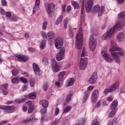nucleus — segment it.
Returning <instances> with one entry per match:
<instances>
[{
  "label": "nucleus",
  "instance_id": "nucleus-44",
  "mask_svg": "<svg viewBox=\"0 0 125 125\" xmlns=\"http://www.w3.org/2000/svg\"><path fill=\"white\" fill-rule=\"evenodd\" d=\"M47 26V21H44L43 22L42 29L43 30H46V27Z\"/></svg>",
  "mask_w": 125,
  "mask_h": 125
},
{
  "label": "nucleus",
  "instance_id": "nucleus-10",
  "mask_svg": "<svg viewBox=\"0 0 125 125\" xmlns=\"http://www.w3.org/2000/svg\"><path fill=\"white\" fill-rule=\"evenodd\" d=\"M3 110H4V112L7 113V114H11L15 112L16 107L14 105H4Z\"/></svg>",
  "mask_w": 125,
  "mask_h": 125
},
{
  "label": "nucleus",
  "instance_id": "nucleus-58",
  "mask_svg": "<svg viewBox=\"0 0 125 125\" xmlns=\"http://www.w3.org/2000/svg\"><path fill=\"white\" fill-rule=\"evenodd\" d=\"M66 5L64 4L62 5V12H66Z\"/></svg>",
  "mask_w": 125,
  "mask_h": 125
},
{
  "label": "nucleus",
  "instance_id": "nucleus-25",
  "mask_svg": "<svg viewBox=\"0 0 125 125\" xmlns=\"http://www.w3.org/2000/svg\"><path fill=\"white\" fill-rule=\"evenodd\" d=\"M40 104H41L43 108H47L48 107V101L46 100H42L40 102Z\"/></svg>",
  "mask_w": 125,
  "mask_h": 125
},
{
  "label": "nucleus",
  "instance_id": "nucleus-28",
  "mask_svg": "<svg viewBox=\"0 0 125 125\" xmlns=\"http://www.w3.org/2000/svg\"><path fill=\"white\" fill-rule=\"evenodd\" d=\"M34 119H35V115H32L29 119H26L24 120L23 123H25V124L30 123V122H32Z\"/></svg>",
  "mask_w": 125,
  "mask_h": 125
},
{
  "label": "nucleus",
  "instance_id": "nucleus-3",
  "mask_svg": "<svg viewBox=\"0 0 125 125\" xmlns=\"http://www.w3.org/2000/svg\"><path fill=\"white\" fill-rule=\"evenodd\" d=\"M83 30H82V29H80L76 36V43L78 49H81L83 48Z\"/></svg>",
  "mask_w": 125,
  "mask_h": 125
},
{
  "label": "nucleus",
  "instance_id": "nucleus-59",
  "mask_svg": "<svg viewBox=\"0 0 125 125\" xmlns=\"http://www.w3.org/2000/svg\"><path fill=\"white\" fill-rule=\"evenodd\" d=\"M21 75H24L25 77H29V74H28V73L25 72V71H22L21 72Z\"/></svg>",
  "mask_w": 125,
  "mask_h": 125
},
{
  "label": "nucleus",
  "instance_id": "nucleus-34",
  "mask_svg": "<svg viewBox=\"0 0 125 125\" xmlns=\"http://www.w3.org/2000/svg\"><path fill=\"white\" fill-rule=\"evenodd\" d=\"M63 19V16H60L59 18L57 19L56 21V24L58 25L61 23L62 21V20Z\"/></svg>",
  "mask_w": 125,
  "mask_h": 125
},
{
  "label": "nucleus",
  "instance_id": "nucleus-32",
  "mask_svg": "<svg viewBox=\"0 0 125 125\" xmlns=\"http://www.w3.org/2000/svg\"><path fill=\"white\" fill-rule=\"evenodd\" d=\"M46 43V42H45V40H42L40 44V48L41 49H43L45 47Z\"/></svg>",
  "mask_w": 125,
  "mask_h": 125
},
{
  "label": "nucleus",
  "instance_id": "nucleus-6",
  "mask_svg": "<svg viewBox=\"0 0 125 125\" xmlns=\"http://www.w3.org/2000/svg\"><path fill=\"white\" fill-rule=\"evenodd\" d=\"M105 11V9L104 8V6H102L100 7V5L99 4L96 5L93 10V12L94 13H98V15L99 17L102 16V14L104 13V11Z\"/></svg>",
  "mask_w": 125,
  "mask_h": 125
},
{
  "label": "nucleus",
  "instance_id": "nucleus-64",
  "mask_svg": "<svg viewBox=\"0 0 125 125\" xmlns=\"http://www.w3.org/2000/svg\"><path fill=\"white\" fill-rule=\"evenodd\" d=\"M27 90V87L26 85H23L22 87V91H25V90Z\"/></svg>",
  "mask_w": 125,
  "mask_h": 125
},
{
  "label": "nucleus",
  "instance_id": "nucleus-7",
  "mask_svg": "<svg viewBox=\"0 0 125 125\" xmlns=\"http://www.w3.org/2000/svg\"><path fill=\"white\" fill-rule=\"evenodd\" d=\"M88 63V59L87 58H82L80 59L79 68L80 70L83 71L86 69V65Z\"/></svg>",
  "mask_w": 125,
  "mask_h": 125
},
{
  "label": "nucleus",
  "instance_id": "nucleus-18",
  "mask_svg": "<svg viewBox=\"0 0 125 125\" xmlns=\"http://www.w3.org/2000/svg\"><path fill=\"white\" fill-rule=\"evenodd\" d=\"M0 88L4 95H7V94H8V90H7L8 88V84H4L1 85L0 86Z\"/></svg>",
  "mask_w": 125,
  "mask_h": 125
},
{
  "label": "nucleus",
  "instance_id": "nucleus-31",
  "mask_svg": "<svg viewBox=\"0 0 125 125\" xmlns=\"http://www.w3.org/2000/svg\"><path fill=\"white\" fill-rule=\"evenodd\" d=\"M71 3L74 8L76 9L79 8V3L77 1H72Z\"/></svg>",
  "mask_w": 125,
  "mask_h": 125
},
{
  "label": "nucleus",
  "instance_id": "nucleus-43",
  "mask_svg": "<svg viewBox=\"0 0 125 125\" xmlns=\"http://www.w3.org/2000/svg\"><path fill=\"white\" fill-rule=\"evenodd\" d=\"M92 125H99L98 120H97V119H95L92 123Z\"/></svg>",
  "mask_w": 125,
  "mask_h": 125
},
{
  "label": "nucleus",
  "instance_id": "nucleus-49",
  "mask_svg": "<svg viewBox=\"0 0 125 125\" xmlns=\"http://www.w3.org/2000/svg\"><path fill=\"white\" fill-rule=\"evenodd\" d=\"M59 114V108L58 107H56L55 110V116H57Z\"/></svg>",
  "mask_w": 125,
  "mask_h": 125
},
{
  "label": "nucleus",
  "instance_id": "nucleus-5",
  "mask_svg": "<svg viewBox=\"0 0 125 125\" xmlns=\"http://www.w3.org/2000/svg\"><path fill=\"white\" fill-rule=\"evenodd\" d=\"M47 13L50 15L55 10V5L53 3L45 2L44 4Z\"/></svg>",
  "mask_w": 125,
  "mask_h": 125
},
{
  "label": "nucleus",
  "instance_id": "nucleus-63",
  "mask_svg": "<svg viewBox=\"0 0 125 125\" xmlns=\"http://www.w3.org/2000/svg\"><path fill=\"white\" fill-rule=\"evenodd\" d=\"M28 50L30 52H34V51H35V48H34L33 47H30L29 48H28Z\"/></svg>",
  "mask_w": 125,
  "mask_h": 125
},
{
  "label": "nucleus",
  "instance_id": "nucleus-8",
  "mask_svg": "<svg viewBox=\"0 0 125 125\" xmlns=\"http://www.w3.org/2000/svg\"><path fill=\"white\" fill-rule=\"evenodd\" d=\"M89 45L92 51H94L96 48V40L94 39L93 34L91 35L89 39Z\"/></svg>",
  "mask_w": 125,
  "mask_h": 125
},
{
  "label": "nucleus",
  "instance_id": "nucleus-54",
  "mask_svg": "<svg viewBox=\"0 0 125 125\" xmlns=\"http://www.w3.org/2000/svg\"><path fill=\"white\" fill-rule=\"evenodd\" d=\"M0 13H1V14H3V15H5V11L2 8L0 7Z\"/></svg>",
  "mask_w": 125,
  "mask_h": 125
},
{
  "label": "nucleus",
  "instance_id": "nucleus-9",
  "mask_svg": "<svg viewBox=\"0 0 125 125\" xmlns=\"http://www.w3.org/2000/svg\"><path fill=\"white\" fill-rule=\"evenodd\" d=\"M93 5V0H85V7L87 13H89L91 11L92 6Z\"/></svg>",
  "mask_w": 125,
  "mask_h": 125
},
{
  "label": "nucleus",
  "instance_id": "nucleus-30",
  "mask_svg": "<svg viewBox=\"0 0 125 125\" xmlns=\"http://www.w3.org/2000/svg\"><path fill=\"white\" fill-rule=\"evenodd\" d=\"M10 21H13L14 22H17L18 21V18L16 16L12 15L10 18Z\"/></svg>",
  "mask_w": 125,
  "mask_h": 125
},
{
  "label": "nucleus",
  "instance_id": "nucleus-33",
  "mask_svg": "<svg viewBox=\"0 0 125 125\" xmlns=\"http://www.w3.org/2000/svg\"><path fill=\"white\" fill-rule=\"evenodd\" d=\"M11 82L13 83H19V82H20V79L17 77H15L12 79Z\"/></svg>",
  "mask_w": 125,
  "mask_h": 125
},
{
  "label": "nucleus",
  "instance_id": "nucleus-24",
  "mask_svg": "<svg viewBox=\"0 0 125 125\" xmlns=\"http://www.w3.org/2000/svg\"><path fill=\"white\" fill-rule=\"evenodd\" d=\"M65 74H66V72L62 71L59 73L58 75L59 81L60 82H64V76H65Z\"/></svg>",
  "mask_w": 125,
  "mask_h": 125
},
{
  "label": "nucleus",
  "instance_id": "nucleus-26",
  "mask_svg": "<svg viewBox=\"0 0 125 125\" xmlns=\"http://www.w3.org/2000/svg\"><path fill=\"white\" fill-rule=\"evenodd\" d=\"M88 96H89V92L88 91H85L83 98V103H84L86 101V99L88 98Z\"/></svg>",
  "mask_w": 125,
  "mask_h": 125
},
{
  "label": "nucleus",
  "instance_id": "nucleus-62",
  "mask_svg": "<svg viewBox=\"0 0 125 125\" xmlns=\"http://www.w3.org/2000/svg\"><path fill=\"white\" fill-rule=\"evenodd\" d=\"M1 123L2 125H6V124H8V120H6V121H2L1 122Z\"/></svg>",
  "mask_w": 125,
  "mask_h": 125
},
{
  "label": "nucleus",
  "instance_id": "nucleus-46",
  "mask_svg": "<svg viewBox=\"0 0 125 125\" xmlns=\"http://www.w3.org/2000/svg\"><path fill=\"white\" fill-rule=\"evenodd\" d=\"M85 56H86V53L84 51V48H83L82 53L81 57H85Z\"/></svg>",
  "mask_w": 125,
  "mask_h": 125
},
{
  "label": "nucleus",
  "instance_id": "nucleus-22",
  "mask_svg": "<svg viewBox=\"0 0 125 125\" xmlns=\"http://www.w3.org/2000/svg\"><path fill=\"white\" fill-rule=\"evenodd\" d=\"M33 70L35 72V74L36 75H39L41 71L39 65H37V63H34L33 64Z\"/></svg>",
  "mask_w": 125,
  "mask_h": 125
},
{
  "label": "nucleus",
  "instance_id": "nucleus-55",
  "mask_svg": "<svg viewBox=\"0 0 125 125\" xmlns=\"http://www.w3.org/2000/svg\"><path fill=\"white\" fill-rule=\"evenodd\" d=\"M1 4H2V5H3V6H5V5L7 4V2L5 0H2Z\"/></svg>",
  "mask_w": 125,
  "mask_h": 125
},
{
  "label": "nucleus",
  "instance_id": "nucleus-12",
  "mask_svg": "<svg viewBox=\"0 0 125 125\" xmlns=\"http://www.w3.org/2000/svg\"><path fill=\"white\" fill-rule=\"evenodd\" d=\"M63 43H64V41L63 40V39L62 38H57L56 39L55 41V45L57 48V49H59L61 47L63 46Z\"/></svg>",
  "mask_w": 125,
  "mask_h": 125
},
{
  "label": "nucleus",
  "instance_id": "nucleus-13",
  "mask_svg": "<svg viewBox=\"0 0 125 125\" xmlns=\"http://www.w3.org/2000/svg\"><path fill=\"white\" fill-rule=\"evenodd\" d=\"M51 62L52 70L54 73H58L60 69L59 68V65H58V63H57L56 60H55L54 59H52L51 60Z\"/></svg>",
  "mask_w": 125,
  "mask_h": 125
},
{
  "label": "nucleus",
  "instance_id": "nucleus-39",
  "mask_svg": "<svg viewBox=\"0 0 125 125\" xmlns=\"http://www.w3.org/2000/svg\"><path fill=\"white\" fill-rule=\"evenodd\" d=\"M39 5H36L34 6L33 9V14H35L36 13V11L39 9Z\"/></svg>",
  "mask_w": 125,
  "mask_h": 125
},
{
  "label": "nucleus",
  "instance_id": "nucleus-29",
  "mask_svg": "<svg viewBox=\"0 0 125 125\" xmlns=\"http://www.w3.org/2000/svg\"><path fill=\"white\" fill-rule=\"evenodd\" d=\"M15 102L17 103H24V102H26V98L17 99L15 100Z\"/></svg>",
  "mask_w": 125,
  "mask_h": 125
},
{
  "label": "nucleus",
  "instance_id": "nucleus-1",
  "mask_svg": "<svg viewBox=\"0 0 125 125\" xmlns=\"http://www.w3.org/2000/svg\"><path fill=\"white\" fill-rule=\"evenodd\" d=\"M119 21L115 25L111 28L106 33H104L102 37V40H108L112 37L113 34L116 32V29H117L118 31H121L125 27V11L122 12L118 14Z\"/></svg>",
  "mask_w": 125,
  "mask_h": 125
},
{
  "label": "nucleus",
  "instance_id": "nucleus-15",
  "mask_svg": "<svg viewBox=\"0 0 125 125\" xmlns=\"http://www.w3.org/2000/svg\"><path fill=\"white\" fill-rule=\"evenodd\" d=\"M98 77V76H97V72H94L93 73L91 77L88 79V83H90L91 84H94V83H96V81H97Z\"/></svg>",
  "mask_w": 125,
  "mask_h": 125
},
{
  "label": "nucleus",
  "instance_id": "nucleus-16",
  "mask_svg": "<svg viewBox=\"0 0 125 125\" xmlns=\"http://www.w3.org/2000/svg\"><path fill=\"white\" fill-rule=\"evenodd\" d=\"M101 53L103 57H104L106 62H113V59L111 58V56L109 55V54L106 53V51H102Z\"/></svg>",
  "mask_w": 125,
  "mask_h": 125
},
{
  "label": "nucleus",
  "instance_id": "nucleus-56",
  "mask_svg": "<svg viewBox=\"0 0 125 125\" xmlns=\"http://www.w3.org/2000/svg\"><path fill=\"white\" fill-rule=\"evenodd\" d=\"M47 35H46V33H45V32H42V38H43V39H46V36Z\"/></svg>",
  "mask_w": 125,
  "mask_h": 125
},
{
  "label": "nucleus",
  "instance_id": "nucleus-53",
  "mask_svg": "<svg viewBox=\"0 0 125 125\" xmlns=\"http://www.w3.org/2000/svg\"><path fill=\"white\" fill-rule=\"evenodd\" d=\"M6 17H7V18H10L12 16H11V12H7L5 13Z\"/></svg>",
  "mask_w": 125,
  "mask_h": 125
},
{
  "label": "nucleus",
  "instance_id": "nucleus-19",
  "mask_svg": "<svg viewBox=\"0 0 125 125\" xmlns=\"http://www.w3.org/2000/svg\"><path fill=\"white\" fill-rule=\"evenodd\" d=\"M125 33L124 32H120L117 36V40L119 42H121L125 40Z\"/></svg>",
  "mask_w": 125,
  "mask_h": 125
},
{
  "label": "nucleus",
  "instance_id": "nucleus-2",
  "mask_svg": "<svg viewBox=\"0 0 125 125\" xmlns=\"http://www.w3.org/2000/svg\"><path fill=\"white\" fill-rule=\"evenodd\" d=\"M110 45L111 48L109 50V52L114 59L115 62L119 64L121 62L119 55L124 57L125 56V51L121 48L118 47L116 42L114 41H111Z\"/></svg>",
  "mask_w": 125,
  "mask_h": 125
},
{
  "label": "nucleus",
  "instance_id": "nucleus-50",
  "mask_svg": "<svg viewBox=\"0 0 125 125\" xmlns=\"http://www.w3.org/2000/svg\"><path fill=\"white\" fill-rule=\"evenodd\" d=\"M109 92H112L111 91V90H110V89H105L104 91V93L105 95H107V94H108V93H109Z\"/></svg>",
  "mask_w": 125,
  "mask_h": 125
},
{
  "label": "nucleus",
  "instance_id": "nucleus-45",
  "mask_svg": "<svg viewBox=\"0 0 125 125\" xmlns=\"http://www.w3.org/2000/svg\"><path fill=\"white\" fill-rule=\"evenodd\" d=\"M42 87L44 91H46L48 87L47 86V83H44L42 86Z\"/></svg>",
  "mask_w": 125,
  "mask_h": 125
},
{
  "label": "nucleus",
  "instance_id": "nucleus-52",
  "mask_svg": "<svg viewBox=\"0 0 125 125\" xmlns=\"http://www.w3.org/2000/svg\"><path fill=\"white\" fill-rule=\"evenodd\" d=\"M125 0H117V2L118 4H123L125 2Z\"/></svg>",
  "mask_w": 125,
  "mask_h": 125
},
{
  "label": "nucleus",
  "instance_id": "nucleus-27",
  "mask_svg": "<svg viewBox=\"0 0 125 125\" xmlns=\"http://www.w3.org/2000/svg\"><path fill=\"white\" fill-rule=\"evenodd\" d=\"M75 83V79L74 78H70L68 80V86H72Z\"/></svg>",
  "mask_w": 125,
  "mask_h": 125
},
{
  "label": "nucleus",
  "instance_id": "nucleus-48",
  "mask_svg": "<svg viewBox=\"0 0 125 125\" xmlns=\"http://www.w3.org/2000/svg\"><path fill=\"white\" fill-rule=\"evenodd\" d=\"M20 81H21V82H22V83H26L27 81V79L25 78H24L23 77L21 78V79H20Z\"/></svg>",
  "mask_w": 125,
  "mask_h": 125
},
{
  "label": "nucleus",
  "instance_id": "nucleus-41",
  "mask_svg": "<svg viewBox=\"0 0 125 125\" xmlns=\"http://www.w3.org/2000/svg\"><path fill=\"white\" fill-rule=\"evenodd\" d=\"M13 76H16L19 74V70L17 69H14L12 71Z\"/></svg>",
  "mask_w": 125,
  "mask_h": 125
},
{
  "label": "nucleus",
  "instance_id": "nucleus-61",
  "mask_svg": "<svg viewBox=\"0 0 125 125\" xmlns=\"http://www.w3.org/2000/svg\"><path fill=\"white\" fill-rule=\"evenodd\" d=\"M66 11L68 13H70V11H71V7L70 6H67Z\"/></svg>",
  "mask_w": 125,
  "mask_h": 125
},
{
  "label": "nucleus",
  "instance_id": "nucleus-23",
  "mask_svg": "<svg viewBox=\"0 0 125 125\" xmlns=\"http://www.w3.org/2000/svg\"><path fill=\"white\" fill-rule=\"evenodd\" d=\"M27 103L29 106L28 113V114H31V113H33V112H34V110H35V107H34V106H33V105L32 104L31 101H29L27 102Z\"/></svg>",
  "mask_w": 125,
  "mask_h": 125
},
{
  "label": "nucleus",
  "instance_id": "nucleus-36",
  "mask_svg": "<svg viewBox=\"0 0 125 125\" xmlns=\"http://www.w3.org/2000/svg\"><path fill=\"white\" fill-rule=\"evenodd\" d=\"M72 109V107H71L69 105H68L66 106L64 109H63V113H68L69 112L70 110Z\"/></svg>",
  "mask_w": 125,
  "mask_h": 125
},
{
  "label": "nucleus",
  "instance_id": "nucleus-47",
  "mask_svg": "<svg viewBox=\"0 0 125 125\" xmlns=\"http://www.w3.org/2000/svg\"><path fill=\"white\" fill-rule=\"evenodd\" d=\"M67 123H68V119H63L62 120V125H65L67 124Z\"/></svg>",
  "mask_w": 125,
  "mask_h": 125
},
{
  "label": "nucleus",
  "instance_id": "nucleus-37",
  "mask_svg": "<svg viewBox=\"0 0 125 125\" xmlns=\"http://www.w3.org/2000/svg\"><path fill=\"white\" fill-rule=\"evenodd\" d=\"M42 64H43V65H48V60L46 57H44L42 60Z\"/></svg>",
  "mask_w": 125,
  "mask_h": 125
},
{
  "label": "nucleus",
  "instance_id": "nucleus-38",
  "mask_svg": "<svg viewBox=\"0 0 125 125\" xmlns=\"http://www.w3.org/2000/svg\"><path fill=\"white\" fill-rule=\"evenodd\" d=\"M47 108H42L40 110V112L42 115H44V114H46V112H47Z\"/></svg>",
  "mask_w": 125,
  "mask_h": 125
},
{
  "label": "nucleus",
  "instance_id": "nucleus-20",
  "mask_svg": "<svg viewBox=\"0 0 125 125\" xmlns=\"http://www.w3.org/2000/svg\"><path fill=\"white\" fill-rule=\"evenodd\" d=\"M119 86L120 82H117L110 86L109 89L111 92H113V91H115V90H116V89H117Z\"/></svg>",
  "mask_w": 125,
  "mask_h": 125
},
{
  "label": "nucleus",
  "instance_id": "nucleus-60",
  "mask_svg": "<svg viewBox=\"0 0 125 125\" xmlns=\"http://www.w3.org/2000/svg\"><path fill=\"white\" fill-rule=\"evenodd\" d=\"M22 110L23 112H27V110H28V107H27V106H23Z\"/></svg>",
  "mask_w": 125,
  "mask_h": 125
},
{
  "label": "nucleus",
  "instance_id": "nucleus-14",
  "mask_svg": "<svg viewBox=\"0 0 125 125\" xmlns=\"http://www.w3.org/2000/svg\"><path fill=\"white\" fill-rule=\"evenodd\" d=\"M65 55V48L62 47L60 51L56 55V59L58 61H60L64 58Z\"/></svg>",
  "mask_w": 125,
  "mask_h": 125
},
{
  "label": "nucleus",
  "instance_id": "nucleus-42",
  "mask_svg": "<svg viewBox=\"0 0 125 125\" xmlns=\"http://www.w3.org/2000/svg\"><path fill=\"white\" fill-rule=\"evenodd\" d=\"M72 96H73V94H70L67 96L66 99V102H70V101H71V98H72Z\"/></svg>",
  "mask_w": 125,
  "mask_h": 125
},
{
  "label": "nucleus",
  "instance_id": "nucleus-51",
  "mask_svg": "<svg viewBox=\"0 0 125 125\" xmlns=\"http://www.w3.org/2000/svg\"><path fill=\"white\" fill-rule=\"evenodd\" d=\"M69 35L72 38H73V37L74 36V32H73V30H72V29H71V28H69Z\"/></svg>",
  "mask_w": 125,
  "mask_h": 125
},
{
  "label": "nucleus",
  "instance_id": "nucleus-35",
  "mask_svg": "<svg viewBox=\"0 0 125 125\" xmlns=\"http://www.w3.org/2000/svg\"><path fill=\"white\" fill-rule=\"evenodd\" d=\"M28 97L30 99H35L37 97V95H36L35 93H30L28 95Z\"/></svg>",
  "mask_w": 125,
  "mask_h": 125
},
{
  "label": "nucleus",
  "instance_id": "nucleus-11",
  "mask_svg": "<svg viewBox=\"0 0 125 125\" xmlns=\"http://www.w3.org/2000/svg\"><path fill=\"white\" fill-rule=\"evenodd\" d=\"M98 96H99V90L96 89L93 90L92 94L91 101L93 103H96V101L98 99Z\"/></svg>",
  "mask_w": 125,
  "mask_h": 125
},
{
  "label": "nucleus",
  "instance_id": "nucleus-40",
  "mask_svg": "<svg viewBox=\"0 0 125 125\" xmlns=\"http://www.w3.org/2000/svg\"><path fill=\"white\" fill-rule=\"evenodd\" d=\"M59 123V119L58 118H56L54 122H52L50 125H58Z\"/></svg>",
  "mask_w": 125,
  "mask_h": 125
},
{
  "label": "nucleus",
  "instance_id": "nucleus-4",
  "mask_svg": "<svg viewBox=\"0 0 125 125\" xmlns=\"http://www.w3.org/2000/svg\"><path fill=\"white\" fill-rule=\"evenodd\" d=\"M117 106L118 101H113L110 105V109L111 111L108 113V118H113V117L115 116V114L117 113V111L118 110V108H117Z\"/></svg>",
  "mask_w": 125,
  "mask_h": 125
},
{
  "label": "nucleus",
  "instance_id": "nucleus-57",
  "mask_svg": "<svg viewBox=\"0 0 125 125\" xmlns=\"http://www.w3.org/2000/svg\"><path fill=\"white\" fill-rule=\"evenodd\" d=\"M35 81L34 80H30V86L33 87V86H34V85H35Z\"/></svg>",
  "mask_w": 125,
  "mask_h": 125
},
{
  "label": "nucleus",
  "instance_id": "nucleus-17",
  "mask_svg": "<svg viewBox=\"0 0 125 125\" xmlns=\"http://www.w3.org/2000/svg\"><path fill=\"white\" fill-rule=\"evenodd\" d=\"M16 57L17 58L18 61L20 62H27L29 60V57L23 55H18L16 56Z\"/></svg>",
  "mask_w": 125,
  "mask_h": 125
},
{
  "label": "nucleus",
  "instance_id": "nucleus-21",
  "mask_svg": "<svg viewBox=\"0 0 125 125\" xmlns=\"http://www.w3.org/2000/svg\"><path fill=\"white\" fill-rule=\"evenodd\" d=\"M55 38V33L53 31L49 32L46 36L47 40H53Z\"/></svg>",
  "mask_w": 125,
  "mask_h": 125
}]
</instances>
